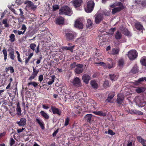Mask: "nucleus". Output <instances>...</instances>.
Wrapping results in <instances>:
<instances>
[{
  "label": "nucleus",
  "mask_w": 146,
  "mask_h": 146,
  "mask_svg": "<svg viewBox=\"0 0 146 146\" xmlns=\"http://www.w3.org/2000/svg\"><path fill=\"white\" fill-rule=\"evenodd\" d=\"M90 84L94 88H98V85L95 80H91L90 82Z\"/></svg>",
  "instance_id": "2f4dec72"
},
{
  "label": "nucleus",
  "mask_w": 146,
  "mask_h": 146,
  "mask_svg": "<svg viewBox=\"0 0 146 146\" xmlns=\"http://www.w3.org/2000/svg\"><path fill=\"white\" fill-rule=\"evenodd\" d=\"M15 143V141L12 138H10V145L11 146H12Z\"/></svg>",
  "instance_id": "6e6d98bb"
},
{
  "label": "nucleus",
  "mask_w": 146,
  "mask_h": 146,
  "mask_svg": "<svg viewBox=\"0 0 146 146\" xmlns=\"http://www.w3.org/2000/svg\"><path fill=\"white\" fill-rule=\"evenodd\" d=\"M117 97V103L119 104V106L121 104L122 105L121 103L123 102L124 99L123 95L122 94H119L118 95Z\"/></svg>",
  "instance_id": "4468645a"
},
{
  "label": "nucleus",
  "mask_w": 146,
  "mask_h": 146,
  "mask_svg": "<svg viewBox=\"0 0 146 146\" xmlns=\"http://www.w3.org/2000/svg\"><path fill=\"white\" fill-rule=\"evenodd\" d=\"M83 65L82 64H77L76 67L75 69V73L77 74H79L82 73L83 71Z\"/></svg>",
  "instance_id": "0eeeda50"
},
{
  "label": "nucleus",
  "mask_w": 146,
  "mask_h": 146,
  "mask_svg": "<svg viewBox=\"0 0 146 146\" xmlns=\"http://www.w3.org/2000/svg\"><path fill=\"white\" fill-rule=\"evenodd\" d=\"M116 5L118 7H115L112 9L111 13L113 14L114 15L117 13L120 12L124 8L123 4L120 2L117 3Z\"/></svg>",
  "instance_id": "f03ea898"
},
{
  "label": "nucleus",
  "mask_w": 146,
  "mask_h": 146,
  "mask_svg": "<svg viewBox=\"0 0 146 146\" xmlns=\"http://www.w3.org/2000/svg\"><path fill=\"white\" fill-rule=\"evenodd\" d=\"M69 120V119L68 117H67L65 120V121L64 124L65 126H67L68 125Z\"/></svg>",
  "instance_id": "052dcab7"
},
{
  "label": "nucleus",
  "mask_w": 146,
  "mask_h": 146,
  "mask_svg": "<svg viewBox=\"0 0 146 146\" xmlns=\"http://www.w3.org/2000/svg\"><path fill=\"white\" fill-rule=\"evenodd\" d=\"M95 21L96 24H99L103 19L102 16L98 13L95 15Z\"/></svg>",
  "instance_id": "9b49d317"
},
{
  "label": "nucleus",
  "mask_w": 146,
  "mask_h": 146,
  "mask_svg": "<svg viewBox=\"0 0 146 146\" xmlns=\"http://www.w3.org/2000/svg\"><path fill=\"white\" fill-rule=\"evenodd\" d=\"M138 72V68L136 65H135L130 71V72L133 74H136Z\"/></svg>",
  "instance_id": "5701e85b"
},
{
  "label": "nucleus",
  "mask_w": 146,
  "mask_h": 146,
  "mask_svg": "<svg viewBox=\"0 0 146 146\" xmlns=\"http://www.w3.org/2000/svg\"><path fill=\"white\" fill-rule=\"evenodd\" d=\"M73 84L75 86L80 87L82 86L80 79L78 77L74 78L72 81Z\"/></svg>",
  "instance_id": "423d86ee"
},
{
  "label": "nucleus",
  "mask_w": 146,
  "mask_h": 146,
  "mask_svg": "<svg viewBox=\"0 0 146 146\" xmlns=\"http://www.w3.org/2000/svg\"><path fill=\"white\" fill-rule=\"evenodd\" d=\"M43 79V76L42 75H40L39 76L38 79L40 82H41Z\"/></svg>",
  "instance_id": "680f3d73"
},
{
  "label": "nucleus",
  "mask_w": 146,
  "mask_h": 146,
  "mask_svg": "<svg viewBox=\"0 0 146 146\" xmlns=\"http://www.w3.org/2000/svg\"><path fill=\"white\" fill-rule=\"evenodd\" d=\"M108 134L110 135H113L115 134V133L112 130L109 129L108 131Z\"/></svg>",
  "instance_id": "4d7b16f0"
},
{
  "label": "nucleus",
  "mask_w": 146,
  "mask_h": 146,
  "mask_svg": "<svg viewBox=\"0 0 146 146\" xmlns=\"http://www.w3.org/2000/svg\"><path fill=\"white\" fill-rule=\"evenodd\" d=\"M115 96L114 94L113 93L111 95H109V96L107 98L106 101L109 102H111V100Z\"/></svg>",
  "instance_id": "e433bc0d"
},
{
  "label": "nucleus",
  "mask_w": 146,
  "mask_h": 146,
  "mask_svg": "<svg viewBox=\"0 0 146 146\" xmlns=\"http://www.w3.org/2000/svg\"><path fill=\"white\" fill-rule=\"evenodd\" d=\"M105 35H99L98 36V39H99L100 43H102L105 40Z\"/></svg>",
  "instance_id": "7c9ffc66"
},
{
  "label": "nucleus",
  "mask_w": 146,
  "mask_h": 146,
  "mask_svg": "<svg viewBox=\"0 0 146 146\" xmlns=\"http://www.w3.org/2000/svg\"><path fill=\"white\" fill-rule=\"evenodd\" d=\"M39 52V45H38L36 47V49L35 50V52L37 54H38Z\"/></svg>",
  "instance_id": "e2e57ef3"
},
{
  "label": "nucleus",
  "mask_w": 146,
  "mask_h": 146,
  "mask_svg": "<svg viewBox=\"0 0 146 146\" xmlns=\"http://www.w3.org/2000/svg\"><path fill=\"white\" fill-rule=\"evenodd\" d=\"M127 55L129 59L133 60L137 58V53L135 50H131L128 52Z\"/></svg>",
  "instance_id": "20e7f679"
},
{
  "label": "nucleus",
  "mask_w": 146,
  "mask_h": 146,
  "mask_svg": "<svg viewBox=\"0 0 146 146\" xmlns=\"http://www.w3.org/2000/svg\"><path fill=\"white\" fill-rule=\"evenodd\" d=\"M115 38L117 40L120 39L122 37V35L120 32L117 31L115 35Z\"/></svg>",
  "instance_id": "bb28decb"
},
{
  "label": "nucleus",
  "mask_w": 146,
  "mask_h": 146,
  "mask_svg": "<svg viewBox=\"0 0 146 146\" xmlns=\"http://www.w3.org/2000/svg\"><path fill=\"white\" fill-rule=\"evenodd\" d=\"M91 77L89 75L84 74L82 76V80L83 82L86 84H88L89 81L90 80Z\"/></svg>",
  "instance_id": "ddd939ff"
},
{
  "label": "nucleus",
  "mask_w": 146,
  "mask_h": 146,
  "mask_svg": "<svg viewBox=\"0 0 146 146\" xmlns=\"http://www.w3.org/2000/svg\"><path fill=\"white\" fill-rule=\"evenodd\" d=\"M40 114L41 115L43 116L45 119H48L49 118V116L48 115L45 113L44 111H40Z\"/></svg>",
  "instance_id": "c85d7f7f"
},
{
  "label": "nucleus",
  "mask_w": 146,
  "mask_h": 146,
  "mask_svg": "<svg viewBox=\"0 0 146 146\" xmlns=\"http://www.w3.org/2000/svg\"><path fill=\"white\" fill-rule=\"evenodd\" d=\"M9 70H10L11 73H13L14 72V69L12 66H10L9 67Z\"/></svg>",
  "instance_id": "69168bd1"
},
{
  "label": "nucleus",
  "mask_w": 146,
  "mask_h": 146,
  "mask_svg": "<svg viewBox=\"0 0 146 146\" xmlns=\"http://www.w3.org/2000/svg\"><path fill=\"white\" fill-rule=\"evenodd\" d=\"M74 26L76 28L79 29H82L83 28L84 25L81 20L78 19L75 21Z\"/></svg>",
  "instance_id": "39448f33"
},
{
  "label": "nucleus",
  "mask_w": 146,
  "mask_h": 146,
  "mask_svg": "<svg viewBox=\"0 0 146 146\" xmlns=\"http://www.w3.org/2000/svg\"><path fill=\"white\" fill-rule=\"evenodd\" d=\"M74 46H72L71 47H67L66 46L64 47L63 49L64 50H69L71 52H73V49L74 48Z\"/></svg>",
  "instance_id": "a19ab883"
},
{
  "label": "nucleus",
  "mask_w": 146,
  "mask_h": 146,
  "mask_svg": "<svg viewBox=\"0 0 146 146\" xmlns=\"http://www.w3.org/2000/svg\"><path fill=\"white\" fill-rule=\"evenodd\" d=\"M9 40L11 42H14L15 39V35L13 34H11L9 36Z\"/></svg>",
  "instance_id": "ea45409f"
},
{
  "label": "nucleus",
  "mask_w": 146,
  "mask_h": 146,
  "mask_svg": "<svg viewBox=\"0 0 146 146\" xmlns=\"http://www.w3.org/2000/svg\"><path fill=\"white\" fill-rule=\"evenodd\" d=\"M94 102V100L92 99H89L88 102H87V105L89 106H93Z\"/></svg>",
  "instance_id": "58836bf2"
},
{
  "label": "nucleus",
  "mask_w": 146,
  "mask_h": 146,
  "mask_svg": "<svg viewBox=\"0 0 146 146\" xmlns=\"http://www.w3.org/2000/svg\"><path fill=\"white\" fill-rule=\"evenodd\" d=\"M25 129V128H22V129H18L17 132L18 133H20L22 132Z\"/></svg>",
  "instance_id": "774afa93"
},
{
  "label": "nucleus",
  "mask_w": 146,
  "mask_h": 146,
  "mask_svg": "<svg viewBox=\"0 0 146 146\" xmlns=\"http://www.w3.org/2000/svg\"><path fill=\"white\" fill-rule=\"evenodd\" d=\"M76 65H77V64H76V63L75 62H74L70 64V68L71 69L74 68H75L76 66Z\"/></svg>",
  "instance_id": "864d4df0"
},
{
  "label": "nucleus",
  "mask_w": 146,
  "mask_h": 146,
  "mask_svg": "<svg viewBox=\"0 0 146 146\" xmlns=\"http://www.w3.org/2000/svg\"><path fill=\"white\" fill-rule=\"evenodd\" d=\"M21 17L18 18V20L19 22H22L25 19V17L23 15H20Z\"/></svg>",
  "instance_id": "de8ad7c7"
},
{
  "label": "nucleus",
  "mask_w": 146,
  "mask_h": 146,
  "mask_svg": "<svg viewBox=\"0 0 146 146\" xmlns=\"http://www.w3.org/2000/svg\"><path fill=\"white\" fill-rule=\"evenodd\" d=\"M135 28L137 30L141 31L142 32V30L143 29V26L139 23H137L135 24Z\"/></svg>",
  "instance_id": "b1692460"
},
{
  "label": "nucleus",
  "mask_w": 146,
  "mask_h": 146,
  "mask_svg": "<svg viewBox=\"0 0 146 146\" xmlns=\"http://www.w3.org/2000/svg\"><path fill=\"white\" fill-rule=\"evenodd\" d=\"M54 76L52 77V80L51 81H49L48 83V85H50L54 82Z\"/></svg>",
  "instance_id": "3c124183"
},
{
  "label": "nucleus",
  "mask_w": 146,
  "mask_h": 146,
  "mask_svg": "<svg viewBox=\"0 0 146 146\" xmlns=\"http://www.w3.org/2000/svg\"><path fill=\"white\" fill-rule=\"evenodd\" d=\"M140 62L142 65L146 66V57L144 56L142 57L140 60Z\"/></svg>",
  "instance_id": "a878e982"
},
{
  "label": "nucleus",
  "mask_w": 146,
  "mask_h": 146,
  "mask_svg": "<svg viewBox=\"0 0 146 146\" xmlns=\"http://www.w3.org/2000/svg\"><path fill=\"white\" fill-rule=\"evenodd\" d=\"M123 63L124 61L123 59H121L119 60L118 64L119 66H122L123 65Z\"/></svg>",
  "instance_id": "8fccbe9b"
},
{
  "label": "nucleus",
  "mask_w": 146,
  "mask_h": 146,
  "mask_svg": "<svg viewBox=\"0 0 146 146\" xmlns=\"http://www.w3.org/2000/svg\"><path fill=\"white\" fill-rule=\"evenodd\" d=\"M65 36L67 39L68 40H72L74 38L75 35L74 32H71L66 33Z\"/></svg>",
  "instance_id": "1a4fd4ad"
},
{
  "label": "nucleus",
  "mask_w": 146,
  "mask_h": 146,
  "mask_svg": "<svg viewBox=\"0 0 146 146\" xmlns=\"http://www.w3.org/2000/svg\"><path fill=\"white\" fill-rule=\"evenodd\" d=\"M36 121L40 125L42 129H44V124L42 121L36 118Z\"/></svg>",
  "instance_id": "412c9836"
},
{
  "label": "nucleus",
  "mask_w": 146,
  "mask_h": 146,
  "mask_svg": "<svg viewBox=\"0 0 146 146\" xmlns=\"http://www.w3.org/2000/svg\"><path fill=\"white\" fill-rule=\"evenodd\" d=\"M94 3L93 1H88L87 3V7L85 8V11L87 13L91 12L94 9Z\"/></svg>",
  "instance_id": "7ed1b4c3"
},
{
  "label": "nucleus",
  "mask_w": 146,
  "mask_h": 146,
  "mask_svg": "<svg viewBox=\"0 0 146 146\" xmlns=\"http://www.w3.org/2000/svg\"><path fill=\"white\" fill-rule=\"evenodd\" d=\"M145 80L146 81V77H143L140 78L138 79L137 81L136 82H143V81Z\"/></svg>",
  "instance_id": "603ef678"
},
{
  "label": "nucleus",
  "mask_w": 146,
  "mask_h": 146,
  "mask_svg": "<svg viewBox=\"0 0 146 146\" xmlns=\"http://www.w3.org/2000/svg\"><path fill=\"white\" fill-rule=\"evenodd\" d=\"M93 113L96 115H100L101 116H105L106 115L105 113L101 111H94Z\"/></svg>",
  "instance_id": "72a5a7b5"
},
{
  "label": "nucleus",
  "mask_w": 146,
  "mask_h": 146,
  "mask_svg": "<svg viewBox=\"0 0 146 146\" xmlns=\"http://www.w3.org/2000/svg\"><path fill=\"white\" fill-rule=\"evenodd\" d=\"M33 53H31L29 55L28 57V58H25V62L26 64H27L29 62L30 59L33 56Z\"/></svg>",
  "instance_id": "4c0bfd02"
},
{
  "label": "nucleus",
  "mask_w": 146,
  "mask_h": 146,
  "mask_svg": "<svg viewBox=\"0 0 146 146\" xmlns=\"http://www.w3.org/2000/svg\"><path fill=\"white\" fill-rule=\"evenodd\" d=\"M14 51L13 49L9 52V55L11 59L12 60H14L15 59V56L14 54Z\"/></svg>",
  "instance_id": "473e14b6"
},
{
  "label": "nucleus",
  "mask_w": 146,
  "mask_h": 146,
  "mask_svg": "<svg viewBox=\"0 0 146 146\" xmlns=\"http://www.w3.org/2000/svg\"><path fill=\"white\" fill-rule=\"evenodd\" d=\"M7 19H5L3 20L2 22L3 24H5V26L6 27H9V25L7 23Z\"/></svg>",
  "instance_id": "49530a36"
},
{
  "label": "nucleus",
  "mask_w": 146,
  "mask_h": 146,
  "mask_svg": "<svg viewBox=\"0 0 146 146\" xmlns=\"http://www.w3.org/2000/svg\"><path fill=\"white\" fill-rule=\"evenodd\" d=\"M71 2L74 7L76 8L81 5L83 2V0H74Z\"/></svg>",
  "instance_id": "9d476101"
},
{
  "label": "nucleus",
  "mask_w": 146,
  "mask_h": 146,
  "mask_svg": "<svg viewBox=\"0 0 146 146\" xmlns=\"http://www.w3.org/2000/svg\"><path fill=\"white\" fill-rule=\"evenodd\" d=\"M52 8L53 11H55L59 9V5H53L52 6Z\"/></svg>",
  "instance_id": "13d9d810"
},
{
  "label": "nucleus",
  "mask_w": 146,
  "mask_h": 146,
  "mask_svg": "<svg viewBox=\"0 0 146 146\" xmlns=\"http://www.w3.org/2000/svg\"><path fill=\"white\" fill-rule=\"evenodd\" d=\"M103 86L104 88H105L109 87L110 86L108 81V80H106L103 84Z\"/></svg>",
  "instance_id": "a18cd8bd"
},
{
  "label": "nucleus",
  "mask_w": 146,
  "mask_h": 146,
  "mask_svg": "<svg viewBox=\"0 0 146 146\" xmlns=\"http://www.w3.org/2000/svg\"><path fill=\"white\" fill-rule=\"evenodd\" d=\"M26 119L25 118H21L19 121H17V123L19 126H24L26 124Z\"/></svg>",
  "instance_id": "f3484780"
},
{
  "label": "nucleus",
  "mask_w": 146,
  "mask_h": 146,
  "mask_svg": "<svg viewBox=\"0 0 146 146\" xmlns=\"http://www.w3.org/2000/svg\"><path fill=\"white\" fill-rule=\"evenodd\" d=\"M141 1V0H135L133 2V3L136 7L137 8H139Z\"/></svg>",
  "instance_id": "cd10ccee"
},
{
  "label": "nucleus",
  "mask_w": 146,
  "mask_h": 146,
  "mask_svg": "<svg viewBox=\"0 0 146 146\" xmlns=\"http://www.w3.org/2000/svg\"><path fill=\"white\" fill-rule=\"evenodd\" d=\"M2 52L4 56V60L5 61L7 59V51L6 49H4L3 50Z\"/></svg>",
  "instance_id": "79ce46f5"
},
{
  "label": "nucleus",
  "mask_w": 146,
  "mask_h": 146,
  "mask_svg": "<svg viewBox=\"0 0 146 146\" xmlns=\"http://www.w3.org/2000/svg\"><path fill=\"white\" fill-rule=\"evenodd\" d=\"M51 110L54 114H57L58 115H60L61 114V111L59 109L52 106L51 108Z\"/></svg>",
  "instance_id": "f8f14e48"
},
{
  "label": "nucleus",
  "mask_w": 146,
  "mask_h": 146,
  "mask_svg": "<svg viewBox=\"0 0 146 146\" xmlns=\"http://www.w3.org/2000/svg\"><path fill=\"white\" fill-rule=\"evenodd\" d=\"M129 113L131 114H136L142 115L143 114V113L139 111L136 110H129Z\"/></svg>",
  "instance_id": "dca6fc26"
},
{
  "label": "nucleus",
  "mask_w": 146,
  "mask_h": 146,
  "mask_svg": "<svg viewBox=\"0 0 146 146\" xmlns=\"http://www.w3.org/2000/svg\"><path fill=\"white\" fill-rule=\"evenodd\" d=\"M107 67L109 69L113 68V63L110 62V63H108L107 65Z\"/></svg>",
  "instance_id": "5fc2aeb1"
},
{
  "label": "nucleus",
  "mask_w": 146,
  "mask_h": 146,
  "mask_svg": "<svg viewBox=\"0 0 146 146\" xmlns=\"http://www.w3.org/2000/svg\"><path fill=\"white\" fill-rule=\"evenodd\" d=\"M119 51V48H114L112 49V54H113L115 55L118 54Z\"/></svg>",
  "instance_id": "c9c22d12"
},
{
  "label": "nucleus",
  "mask_w": 146,
  "mask_h": 146,
  "mask_svg": "<svg viewBox=\"0 0 146 146\" xmlns=\"http://www.w3.org/2000/svg\"><path fill=\"white\" fill-rule=\"evenodd\" d=\"M17 107L16 109L17 111V113L18 115H21V111L19 102L17 103Z\"/></svg>",
  "instance_id": "393cba45"
},
{
  "label": "nucleus",
  "mask_w": 146,
  "mask_h": 146,
  "mask_svg": "<svg viewBox=\"0 0 146 146\" xmlns=\"http://www.w3.org/2000/svg\"><path fill=\"white\" fill-rule=\"evenodd\" d=\"M87 27H90L92 26L93 24V23L91 21V20L90 19H88L87 20Z\"/></svg>",
  "instance_id": "37998d69"
},
{
  "label": "nucleus",
  "mask_w": 146,
  "mask_h": 146,
  "mask_svg": "<svg viewBox=\"0 0 146 146\" xmlns=\"http://www.w3.org/2000/svg\"><path fill=\"white\" fill-rule=\"evenodd\" d=\"M146 7V0H142L141 1L140 5L139 8L140 9H144Z\"/></svg>",
  "instance_id": "4be33fe9"
},
{
  "label": "nucleus",
  "mask_w": 146,
  "mask_h": 146,
  "mask_svg": "<svg viewBox=\"0 0 146 146\" xmlns=\"http://www.w3.org/2000/svg\"><path fill=\"white\" fill-rule=\"evenodd\" d=\"M33 72L31 76L29 78L28 80L31 81L33 79H34L38 73L39 72L38 70H36L34 67H33Z\"/></svg>",
  "instance_id": "6e6552de"
},
{
  "label": "nucleus",
  "mask_w": 146,
  "mask_h": 146,
  "mask_svg": "<svg viewBox=\"0 0 146 146\" xmlns=\"http://www.w3.org/2000/svg\"><path fill=\"white\" fill-rule=\"evenodd\" d=\"M125 35L127 36H130V33L129 31L127 29H126L123 33Z\"/></svg>",
  "instance_id": "09e8293b"
},
{
  "label": "nucleus",
  "mask_w": 146,
  "mask_h": 146,
  "mask_svg": "<svg viewBox=\"0 0 146 146\" xmlns=\"http://www.w3.org/2000/svg\"><path fill=\"white\" fill-rule=\"evenodd\" d=\"M145 88L143 87H138L136 89V92L138 93H140L145 91Z\"/></svg>",
  "instance_id": "c756f323"
},
{
  "label": "nucleus",
  "mask_w": 146,
  "mask_h": 146,
  "mask_svg": "<svg viewBox=\"0 0 146 146\" xmlns=\"http://www.w3.org/2000/svg\"><path fill=\"white\" fill-rule=\"evenodd\" d=\"M36 47V44L34 43L31 44L29 46V47L33 51H34L35 50V48Z\"/></svg>",
  "instance_id": "c03bdc74"
},
{
  "label": "nucleus",
  "mask_w": 146,
  "mask_h": 146,
  "mask_svg": "<svg viewBox=\"0 0 146 146\" xmlns=\"http://www.w3.org/2000/svg\"><path fill=\"white\" fill-rule=\"evenodd\" d=\"M25 4H27V7H31L32 9H35L36 8V6L34 5V3L31 1H26Z\"/></svg>",
  "instance_id": "2eb2a0df"
},
{
  "label": "nucleus",
  "mask_w": 146,
  "mask_h": 146,
  "mask_svg": "<svg viewBox=\"0 0 146 146\" xmlns=\"http://www.w3.org/2000/svg\"><path fill=\"white\" fill-rule=\"evenodd\" d=\"M140 98H137L136 100V102L139 104L140 105H143V102L141 101L140 100Z\"/></svg>",
  "instance_id": "bf43d9fd"
},
{
  "label": "nucleus",
  "mask_w": 146,
  "mask_h": 146,
  "mask_svg": "<svg viewBox=\"0 0 146 146\" xmlns=\"http://www.w3.org/2000/svg\"><path fill=\"white\" fill-rule=\"evenodd\" d=\"M111 80L112 81H115L117 79V77L114 74H111L109 75Z\"/></svg>",
  "instance_id": "f704fd0d"
},
{
  "label": "nucleus",
  "mask_w": 146,
  "mask_h": 146,
  "mask_svg": "<svg viewBox=\"0 0 146 146\" xmlns=\"http://www.w3.org/2000/svg\"><path fill=\"white\" fill-rule=\"evenodd\" d=\"M26 29L27 27L25 25H23L21 28V30H24L23 32L25 33Z\"/></svg>",
  "instance_id": "0e129e2a"
},
{
  "label": "nucleus",
  "mask_w": 146,
  "mask_h": 146,
  "mask_svg": "<svg viewBox=\"0 0 146 146\" xmlns=\"http://www.w3.org/2000/svg\"><path fill=\"white\" fill-rule=\"evenodd\" d=\"M138 141L140 142L143 146H146V141L142 138L140 136H139L137 137Z\"/></svg>",
  "instance_id": "6ab92c4d"
},
{
  "label": "nucleus",
  "mask_w": 146,
  "mask_h": 146,
  "mask_svg": "<svg viewBox=\"0 0 146 146\" xmlns=\"http://www.w3.org/2000/svg\"><path fill=\"white\" fill-rule=\"evenodd\" d=\"M64 20L63 17H60L57 18L56 20V24L60 25L64 23Z\"/></svg>",
  "instance_id": "a211bd4d"
},
{
  "label": "nucleus",
  "mask_w": 146,
  "mask_h": 146,
  "mask_svg": "<svg viewBox=\"0 0 146 146\" xmlns=\"http://www.w3.org/2000/svg\"><path fill=\"white\" fill-rule=\"evenodd\" d=\"M58 129H57L56 131L54 132V133L52 134V136L53 137H54L56 136V134L58 133Z\"/></svg>",
  "instance_id": "338daca9"
},
{
  "label": "nucleus",
  "mask_w": 146,
  "mask_h": 146,
  "mask_svg": "<svg viewBox=\"0 0 146 146\" xmlns=\"http://www.w3.org/2000/svg\"><path fill=\"white\" fill-rule=\"evenodd\" d=\"M92 115L91 114H88L86 115L84 117L85 120L88 122L90 123L92 117Z\"/></svg>",
  "instance_id": "aec40b11"
},
{
  "label": "nucleus",
  "mask_w": 146,
  "mask_h": 146,
  "mask_svg": "<svg viewBox=\"0 0 146 146\" xmlns=\"http://www.w3.org/2000/svg\"><path fill=\"white\" fill-rule=\"evenodd\" d=\"M59 14L60 15H70L72 14V11L69 7L67 6L62 7L59 10Z\"/></svg>",
  "instance_id": "f257e3e1"
}]
</instances>
